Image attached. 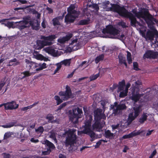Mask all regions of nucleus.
<instances>
[{
  "mask_svg": "<svg viewBox=\"0 0 158 158\" xmlns=\"http://www.w3.org/2000/svg\"><path fill=\"white\" fill-rule=\"evenodd\" d=\"M125 82L124 79L123 80L121 81H119L118 84V89L117 92H119L123 90L126 86Z\"/></svg>",
  "mask_w": 158,
  "mask_h": 158,
  "instance_id": "obj_27",
  "label": "nucleus"
},
{
  "mask_svg": "<svg viewBox=\"0 0 158 158\" xmlns=\"http://www.w3.org/2000/svg\"><path fill=\"white\" fill-rule=\"evenodd\" d=\"M104 135L105 137L110 139H112L114 136V134L109 130L105 131Z\"/></svg>",
  "mask_w": 158,
  "mask_h": 158,
  "instance_id": "obj_25",
  "label": "nucleus"
},
{
  "mask_svg": "<svg viewBox=\"0 0 158 158\" xmlns=\"http://www.w3.org/2000/svg\"><path fill=\"white\" fill-rule=\"evenodd\" d=\"M3 154L4 155V158H10V155L9 154H7L6 153H3Z\"/></svg>",
  "mask_w": 158,
  "mask_h": 158,
  "instance_id": "obj_64",
  "label": "nucleus"
},
{
  "mask_svg": "<svg viewBox=\"0 0 158 158\" xmlns=\"http://www.w3.org/2000/svg\"><path fill=\"white\" fill-rule=\"evenodd\" d=\"M77 16L67 14L65 16L64 22L67 24L73 23Z\"/></svg>",
  "mask_w": 158,
  "mask_h": 158,
  "instance_id": "obj_14",
  "label": "nucleus"
},
{
  "mask_svg": "<svg viewBox=\"0 0 158 158\" xmlns=\"http://www.w3.org/2000/svg\"><path fill=\"white\" fill-rule=\"evenodd\" d=\"M2 24H3L5 26L8 27L10 28L12 27L13 25V23L12 22H9V21L7 22L6 23H2Z\"/></svg>",
  "mask_w": 158,
  "mask_h": 158,
  "instance_id": "obj_50",
  "label": "nucleus"
},
{
  "mask_svg": "<svg viewBox=\"0 0 158 158\" xmlns=\"http://www.w3.org/2000/svg\"><path fill=\"white\" fill-rule=\"evenodd\" d=\"M54 118L53 116L51 114H48L47 115L46 118L49 121L52 120Z\"/></svg>",
  "mask_w": 158,
  "mask_h": 158,
  "instance_id": "obj_55",
  "label": "nucleus"
},
{
  "mask_svg": "<svg viewBox=\"0 0 158 158\" xmlns=\"http://www.w3.org/2000/svg\"><path fill=\"white\" fill-rule=\"evenodd\" d=\"M101 119H94L95 122L93 124L92 126L94 129L101 130L104 127L105 123L104 121H101Z\"/></svg>",
  "mask_w": 158,
  "mask_h": 158,
  "instance_id": "obj_8",
  "label": "nucleus"
},
{
  "mask_svg": "<svg viewBox=\"0 0 158 158\" xmlns=\"http://www.w3.org/2000/svg\"><path fill=\"white\" fill-rule=\"evenodd\" d=\"M131 11L137 18L143 19L149 27H151L153 26L154 24L153 21L154 18L150 14L148 9L143 8L142 10L139 11H137L136 9H133Z\"/></svg>",
  "mask_w": 158,
  "mask_h": 158,
  "instance_id": "obj_1",
  "label": "nucleus"
},
{
  "mask_svg": "<svg viewBox=\"0 0 158 158\" xmlns=\"http://www.w3.org/2000/svg\"><path fill=\"white\" fill-rule=\"evenodd\" d=\"M65 91H60L59 95L62 97L61 98L64 101H66L70 98L72 95L71 90L69 86L67 85L65 88Z\"/></svg>",
  "mask_w": 158,
  "mask_h": 158,
  "instance_id": "obj_6",
  "label": "nucleus"
},
{
  "mask_svg": "<svg viewBox=\"0 0 158 158\" xmlns=\"http://www.w3.org/2000/svg\"><path fill=\"white\" fill-rule=\"evenodd\" d=\"M158 35V32L156 30H155L154 32L148 30L146 33V39L152 40L154 37V35Z\"/></svg>",
  "mask_w": 158,
  "mask_h": 158,
  "instance_id": "obj_15",
  "label": "nucleus"
},
{
  "mask_svg": "<svg viewBox=\"0 0 158 158\" xmlns=\"http://www.w3.org/2000/svg\"><path fill=\"white\" fill-rule=\"evenodd\" d=\"M57 38L56 35H51L48 36H43L41 39H43L44 41H49V42H52V41H53Z\"/></svg>",
  "mask_w": 158,
  "mask_h": 158,
  "instance_id": "obj_21",
  "label": "nucleus"
},
{
  "mask_svg": "<svg viewBox=\"0 0 158 158\" xmlns=\"http://www.w3.org/2000/svg\"><path fill=\"white\" fill-rule=\"evenodd\" d=\"M127 60L128 61V63L129 64H131L132 62V60L131 58V53L128 52H127Z\"/></svg>",
  "mask_w": 158,
  "mask_h": 158,
  "instance_id": "obj_40",
  "label": "nucleus"
},
{
  "mask_svg": "<svg viewBox=\"0 0 158 158\" xmlns=\"http://www.w3.org/2000/svg\"><path fill=\"white\" fill-rule=\"evenodd\" d=\"M127 18H128L130 20L131 25L133 27H135L137 23L138 24L140 23L139 22L137 21L135 17L131 13Z\"/></svg>",
  "mask_w": 158,
  "mask_h": 158,
  "instance_id": "obj_18",
  "label": "nucleus"
},
{
  "mask_svg": "<svg viewBox=\"0 0 158 158\" xmlns=\"http://www.w3.org/2000/svg\"><path fill=\"white\" fill-rule=\"evenodd\" d=\"M44 143L46 144L47 146L48 147L47 149H49L52 150L55 148V147L54 144L47 139H46L44 141Z\"/></svg>",
  "mask_w": 158,
  "mask_h": 158,
  "instance_id": "obj_28",
  "label": "nucleus"
},
{
  "mask_svg": "<svg viewBox=\"0 0 158 158\" xmlns=\"http://www.w3.org/2000/svg\"><path fill=\"white\" fill-rule=\"evenodd\" d=\"M19 28L20 30H22L25 28L30 27V25H26L23 23H19Z\"/></svg>",
  "mask_w": 158,
  "mask_h": 158,
  "instance_id": "obj_44",
  "label": "nucleus"
},
{
  "mask_svg": "<svg viewBox=\"0 0 158 158\" xmlns=\"http://www.w3.org/2000/svg\"><path fill=\"white\" fill-rule=\"evenodd\" d=\"M8 66H11L13 65L15 66L20 64V62L17 60L16 58H14L13 59L10 60L8 62Z\"/></svg>",
  "mask_w": 158,
  "mask_h": 158,
  "instance_id": "obj_30",
  "label": "nucleus"
},
{
  "mask_svg": "<svg viewBox=\"0 0 158 158\" xmlns=\"http://www.w3.org/2000/svg\"><path fill=\"white\" fill-rule=\"evenodd\" d=\"M71 59H66L64 60L61 62L60 63L61 64H64V65H69L70 64Z\"/></svg>",
  "mask_w": 158,
  "mask_h": 158,
  "instance_id": "obj_45",
  "label": "nucleus"
},
{
  "mask_svg": "<svg viewBox=\"0 0 158 158\" xmlns=\"http://www.w3.org/2000/svg\"><path fill=\"white\" fill-rule=\"evenodd\" d=\"M99 73H98L95 75H91L89 77L90 81H91L96 80L99 77Z\"/></svg>",
  "mask_w": 158,
  "mask_h": 158,
  "instance_id": "obj_46",
  "label": "nucleus"
},
{
  "mask_svg": "<svg viewBox=\"0 0 158 158\" xmlns=\"http://www.w3.org/2000/svg\"><path fill=\"white\" fill-rule=\"evenodd\" d=\"M67 105L66 103H64L60 105L58 108L56 110V112H58L61 110L64 107Z\"/></svg>",
  "mask_w": 158,
  "mask_h": 158,
  "instance_id": "obj_49",
  "label": "nucleus"
},
{
  "mask_svg": "<svg viewBox=\"0 0 158 158\" xmlns=\"http://www.w3.org/2000/svg\"><path fill=\"white\" fill-rule=\"evenodd\" d=\"M6 106H5V109L13 110L19 107V104H17L15 101H12L6 103Z\"/></svg>",
  "mask_w": 158,
  "mask_h": 158,
  "instance_id": "obj_10",
  "label": "nucleus"
},
{
  "mask_svg": "<svg viewBox=\"0 0 158 158\" xmlns=\"http://www.w3.org/2000/svg\"><path fill=\"white\" fill-rule=\"evenodd\" d=\"M133 66L134 69L135 70L138 71L139 70L138 68V64L137 62H134L133 63Z\"/></svg>",
  "mask_w": 158,
  "mask_h": 158,
  "instance_id": "obj_52",
  "label": "nucleus"
},
{
  "mask_svg": "<svg viewBox=\"0 0 158 158\" xmlns=\"http://www.w3.org/2000/svg\"><path fill=\"white\" fill-rule=\"evenodd\" d=\"M92 120V115H89L86 116V119L84 123V129L81 131L82 133L89 135L92 139H94L95 136V133L91 128Z\"/></svg>",
  "mask_w": 158,
  "mask_h": 158,
  "instance_id": "obj_3",
  "label": "nucleus"
},
{
  "mask_svg": "<svg viewBox=\"0 0 158 158\" xmlns=\"http://www.w3.org/2000/svg\"><path fill=\"white\" fill-rule=\"evenodd\" d=\"M119 62L121 64H124L126 67L127 66V64L126 61L125 57L122 53H120L118 55Z\"/></svg>",
  "mask_w": 158,
  "mask_h": 158,
  "instance_id": "obj_24",
  "label": "nucleus"
},
{
  "mask_svg": "<svg viewBox=\"0 0 158 158\" xmlns=\"http://www.w3.org/2000/svg\"><path fill=\"white\" fill-rule=\"evenodd\" d=\"M110 3V2L109 1H106L103 2V4L104 6H105L106 8L108 6V5H109Z\"/></svg>",
  "mask_w": 158,
  "mask_h": 158,
  "instance_id": "obj_62",
  "label": "nucleus"
},
{
  "mask_svg": "<svg viewBox=\"0 0 158 158\" xmlns=\"http://www.w3.org/2000/svg\"><path fill=\"white\" fill-rule=\"evenodd\" d=\"M142 106L140 105L137 106L133 108V110L134 111V115L135 117H137L139 115L140 112L142 111Z\"/></svg>",
  "mask_w": 158,
  "mask_h": 158,
  "instance_id": "obj_23",
  "label": "nucleus"
},
{
  "mask_svg": "<svg viewBox=\"0 0 158 158\" xmlns=\"http://www.w3.org/2000/svg\"><path fill=\"white\" fill-rule=\"evenodd\" d=\"M60 20L58 16L53 18L52 20L53 25L54 26H60L61 25V23L59 20Z\"/></svg>",
  "mask_w": 158,
  "mask_h": 158,
  "instance_id": "obj_31",
  "label": "nucleus"
},
{
  "mask_svg": "<svg viewBox=\"0 0 158 158\" xmlns=\"http://www.w3.org/2000/svg\"><path fill=\"white\" fill-rule=\"evenodd\" d=\"M102 32L103 34L107 33L115 36L118 35L119 33V31L118 30L112 25H108L106 26L105 28L102 29Z\"/></svg>",
  "mask_w": 158,
  "mask_h": 158,
  "instance_id": "obj_5",
  "label": "nucleus"
},
{
  "mask_svg": "<svg viewBox=\"0 0 158 158\" xmlns=\"http://www.w3.org/2000/svg\"><path fill=\"white\" fill-rule=\"evenodd\" d=\"M92 8L94 9L96 11H98L99 8L98 4L96 3L93 4L92 5Z\"/></svg>",
  "mask_w": 158,
  "mask_h": 158,
  "instance_id": "obj_53",
  "label": "nucleus"
},
{
  "mask_svg": "<svg viewBox=\"0 0 158 158\" xmlns=\"http://www.w3.org/2000/svg\"><path fill=\"white\" fill-rule=\"evenodd\" d=\"M21 74H23L24 76L20 78L21 79L24 78L26 77L30 76L31 75V73H30L29 71H26L21 73Z\"/></svg>",
  "mask_w": 158,
  "mask_h": 158,
  "instance_id": "obj_37",
  "label": "nucleus"
},
{
  "mask_svg": "<svg viewBox=\"0 0 158 158\" xmlns=\"http://www.w3.org/2000/svg\"><path fill=\"white\" fill-rule=\"evenodd\" d=\"M146 114V113L143 114L139 118V122L140 123H143L147 120L148 116Z\"/></svg>",
  "mask_w": 158,
  "mask_h": 158,
  "instance_id": "obj_35",
  "label": "nucleus"
},
{
  "mask_svg": "<svg viewBox=\"0 0 158 158\" xmlns=\"http://www.w3.org/2000/svg\"><path fill=\"white\" fill-rule=\"evenodd\" d=\"M126 106L125 104H122L118 105L116 108V109L117 110H123L126 109Z\"/></svg>",
  "mask_w": 158,
  "mask_h": 158,
  "instance_id": "obj_43",
  "label": "nucleus"
},
{
  "mask_svg": "<svg viewBox=\"0 0 158 158\" xmlns=\"http://www.w3.org/2000/svg\"><path fill=\"white\" fill-rule=\"evenodd\" d=\"M68 117L70 121L74 124L78 123L79 119L82 118L83 112L81 108L77 107L68 112Z\"/></svg>",
  "mask_w": 158,
  "mask_h": 158,
  "instance_id": "obj_2",
  "label": "nucleus"
},
{
  "mask_svg": "<svg viewBox=\"0 0 158 158\" xmlns=\"http://www.w3.org/2000/svg\"><path fill=\"white\" fill-rule=\"evenodd\" d=\"M45 52L53 56L56 57L58 55V51L54 49L48 47L45 49Z\"/></svg>",
  "mask_w": 158,
  "mask_h": 158,
  "instance_id": "obj_19",
  "label": "nucleus"
},
{
  "mask_svg": "<svg viewBox=\"0 0 158 158\" xmlns=\"http://www.w3.org/2000/svg\"><path fill=\"white\" fill-rule=\"evenodd\" d=\"M11 135V134L10 132H8L5 133L4 135V139H7L10 137Z\"/></svg>",
  "mask_w": 158,
  "mask_h": 158,
  "instance_id": "obj_51",
  "label": "nucleus"
},
{
  "mask_svg": "<svg viewBox=\"0 0 158 158\" xmlns=\"http://www.w3.org/2000/svg\"><path fill=\"white\" fill-rule=\"evenodd\" d=\"M117 87L118 88V85L116 83H114L112 87L110 88V89L111 90H114Z\"/></svg>",
  "mask_w": 158,
  "mask_h": 158,
  "instance_id": "obj_58",
  "label": "nucleus"
},
{
  "mask_svg": "<svg viewBox=\"0 0 158 158\" xmlns=\"http://www.w3.org/2000/svg\"><path fill=\"white\" fill-rule=\"evenodd\" d=\"M54 98L56 101L57 105H60L63 102V100L62 98L60 99V97L58 95L55 96Z\"/></svg>",
  "mask_w": 158,
  "mask_h": 158,
  "instance_id": "obj_38",
  "label": "nucleus"
},
{
  "mask_svg": "<svg viewBox=\"0 0 158 158\" xmlns=\"http://www.w3.org/2000/svg\"><path fill=\"white\" fill-rule=\"evenodd\" d=\"M102 110L97 109L94 112V119H105L106 117L104 114H102Z\"/></svg>",
  "mask_w": 158,
  "mask_h": 158,
  "instance_id": "obj_12",
  "label": "nucleus"
},
{
  "mask_svg": "<svg viewBox=\"0 0 158 158\" xmlns=\"http://www.w3.org/2000/svg\"><path fill=\"white\" fill-rule=\"evenodd\" d=\"M75 8L74 4H71L70 5L69 7L67 8V14L78 16L79 15V11L76 10Z\"/></svg>",
  "mask_w": 158,
  "mask_h": 158,
  "instance_id": "obj_9",
  "label": "nucleus"
},
{
  "mask_svg": "<svg viewBox=\"0 0 158 158\" xmlns=\"http://www.w3.org/2000/svg\"><path fill=\"white\" fill-rule=\"evenodd\" d=\"M51 150L49 149H47V151H43L42 154L44 155H48L51 152Z\"/></svg>",
  "mask_w": 158,
  "mask_h": 158,
  "instance_id": "obj_54",
  "label": "nucleus"
},
{
  "mask_svg": "<svg viewBox=\"0 0 158 158\" xmlns=\"http://www.w3.org/2000/svg\"><path fill=\"white\" fill-rule=\"evenodd\" d=\"M38 103V102H35L33 104L28 106L26 107H24L21 108V110L22 111H25L28 110L29 109H30L33 107L35 106Z\"/></svg>",
  "mask_w": 158,
  "mask_h": 158,
  "instance_id": "obj_34",
  "label": "nucleus"
},
{
  "mask_svg": "<svg viewBox=\"0 0 158 158\" xmlns=\"http://www.w3.org/2000/svg\"><path fill=\"white\" fill-rule=\"evenodd\" d=\"M6 78L2 79L0 81V91L2 89L3 86L6 84L5 81Z\"/></svg>",
  "mask_w": 158,
  "mask_h": 158,
  "instance_id": "obj_48",
  "label": "nucleus"
},
{
  "mask_svg": "<svg viewBox=\"0 0 158 158\" xmlns=\"http://www.w3.org/2000/svg\"><path fill=\"white\" fill-rule=\"evenodd\" d=\"M101 104L102 106V108L104 109L105 106L107 104V102L104 100H102L101 101Z\"/></svg>",
  "mask_w": 158,
  "mask_h": 158,
  "instance_id": "obj_59",
  "label": "nucleus"
},
{
  "mask_svg": "<svg viewBox=\"0 0 158 158\" xmlns=\"http://www.w3.org/2000/svg\"><path fill=\"white\" fill-rule=\"evenodd\" d=\"M67 135L65 141V145L66 146H71L74 144L76 142L77 135L75 133V131L69 129L68 131L65 132L63 135Z\"/></svg>",
  "mask_w": 158,
  "mask_h": 158,
  "instance_id": "obj_4",
  "label": "nucleus"
},
{
  "mask_svg": "<svg viewBox=\"0 0 158 158\" xmlns=\"http://www.w3.org/2000/svg\"><path fill=\"white\" fill-rule=\"evenodd\" d=\"M46 64L45 63H44L42 64H39L40 67L35 69L36 71H39L42 70L46 68Z\"/></svg>",
  "mask_w": 158,
  "mask_h": 158,
  "instance_id": "obj_41",
  "label": "nucleus"
},
{
  "mask_svg": "<svg viewBox=\"0 0 158 158\" xmlns=\"http://www.w3.org/2000/svg\"><path fill=\"white\" fill-rule=\"evenodd\" d=\"M131 84L130 83H127L125 88L124 90L121 91L120 92L119 97L121 98H123L126 96L127 95L129 88L131 86Z\"/></svg>",
  "mask_w": 158,
  "mask_h": 158,
  "instance_id": "obj_16",
  "label": "nucleus"
},
{
  "mask_svg": "<svg viewBox=\"0 0 158 158\" xmlns=\"http://www.w3.org/2000/svg\"><path fill=\"white\" fill-rule=\"evenodd\" d=\"M140 132L139 131H137L136 132H135V131H133L129 134L125 135L123 136L122 138L123 139H124L131 138L133 137L140 134Z\"/></svg>",
  "mask_w": 158,
  "mask_h": 158,
  "instance_id": "obj_20",
  "label": "nucleus"
},
{
  "mask_svg": "<svg viewBox=\"0 0 158 158\" xmlns=\"http://www.w3.org/2000/svg\"><path fill=\"white\" fill-rule=\"evenodd\" d=\"M156 150H155L149 156V158H153V157L156 154Z\"/></svg>",
  "mask_w": 158,
  "mask_h": 158,
  "instance_id": "obj_61",
  "label": "nucleus"
},
{
  "mask_svg": "<svg viewBox=\"0 0 158 158\" xmlns=\"http://www.w3.org/2000/svg\"><path fill=\"white\" fill-rule=\"evenodd\" d=\"M61 64L60 63H58L57 64V67L54 73H56L61 68Z\"/></svg>",
  "mask_w": 158,
  "mask_h": 158,
  "instance_id": "obj_57",
  "label": "nucleus"
},
{
  "mask_svg": "<svg viewBox=\"0 0 158 158\" xmlns=\"http://www.w3.org/2000/svg\"><path fill=\"white\" fill-rule=\"evenodd\" d=\"M104 58V56L103 54H101L97 56L95 59V63H98L100 61L103 60Z\"/></svg>",
  "mask_w": 158,
  "mask_h": 158,
  "instance_id": "obj_39",
  "label": "nucleus"
},
{
  "mask_svg": "<svg viewBox=\"0 0 158 158\" xmlns=\"http://www.w3.org/2000/svg\"><path fill=\"white\" fill-rule=\"evenodd\" d=\"M35 131L38 133L42 134L44 131V128L42 126H40L37 129H36Z\"/></svg>",
  "mask_w": 158,
  "mask_h": 158,
  "instance_id": "obj_47",
  "label": "nucleus"
},
{
  "mask_svg": "<svg viewBox=\"0 0 158 158\" xmlns=\"http://www.w3.org/2000/svg\"><path fill=\"white\" fill-rule=\"evenodd\" d=\"M35 23L36 24V25H35L34 24V22L33 21L31 20L29 21L30 26H31L32 29L37 31L39 29L40 24L37 21Z\"/></svg>",
  "mask_w": 158,
  "mask_h": 158,
  "instance_id": "obj_26",
  "label": "nucleus"
},
{
  "mask_svg": "<svg viewBox=\"0 0 158 158\" xmlns=\"http://www.w3.org/2000/svg\"><path fill=\"white\" fill-rule=\"evenodd\" d=\"M144 56L147 58L156 59L158 57V52H154L151 50L147 51L144 55Z\"/></svg>",
  "mask_w": 158,
  "mask_h": 158,
  "instance_id": "obj_11",
  "label": "nucleus"
},
{
  "mask_svg": "<svg viewBox=\"0 0 158 158\" xmlns=\"http://www.w3.org/2000/svg\"><path fill=\"white\" fill-rule=\"evenodd\" d=\"M70 37L69 36L64 37L58 39V42L61 44L64 43L66 41L69 40Z\"/></svg>",
  "mask_w": 158,
  "mask_h": 158,
  "instance_id": "obj_36",
  "label": "nucleus"
},
{
  "mask_svg": "<svg viewBox=\"0 0 158 158\" xmlns=\"http://www.w3.org/2000/svg\"><path fill=\"white\" fill-rule=\"evenodd\" d=\"M141 97V96L139 94H133L131 97V99L136 102L139 100Z\"/></svg>",
  "mask_w": 158,
  "mask_h": 158,
  "instance_id": "obj_33",
  "label": "nucleus"
},
{
  "mask_svg": "<svg viewBox=\"0 0 158 158\" xmlns=\"http://www.w3.org/2000/svg\"><path fill=\"white\" fill-rule=\"evenodd\" d=\"M25 62L26 63V67L27 69L33 70L38 66L37 64L32 61H30L27 59H26Z\"/></svg>",
  "mask_w": 158,
  "mask_h": 158,
  "instance_id": "obj_17",
  "label": "nucleus"
},
{
  "mask_svg": "<svg viewBox=\"0 0 158 158\" xmlns=\"http://www.w3.org/2000/svg\"><path fill=\"white\" fill-rule=\"evenodd\" d=\"M19 23H23L26 25H29V24H28V23H29V21H28L22 20L19 21Z\"/></svg>",
  "mask_w": 158,
  "mask_h": 158,
  "instance_id": "obj_60",
  "label": "nucleus"
},
{
  "mask_svg": "<svg viewBox=\"0 0 158 158\" xmlns=\"http://www.w3.org/2000/svg\"><path fill=\"white\" fill-rule=\"evenodd\" d=\"M131 13L129 12L124 6L121 7L118 13L121 16L127 18Z\"/></svg>",
  "mask_w": 158,
  "mask_h": 158,
  "instance_id": "obj_13",
  "label": "nucleus"
},
{
  "mask_svg": "<svg viewBox=\"0 0 158 158\" xmlns=\"http://www.w3.org/2000/svg\"><path fill=\"white\" fill-rule=\"evenodd\" d=\"M53 43L48 41L44 40H38L36 42V45H34V48L37 50H40L43 48L45 46H50Z\"/></svg>",
  "mask_w": 158,
  "mask_h": 158,
  "instance_id": "obj_7",
  "label": "nucleus"
},
{
  "mask_svg": "<svg viewBox=\"0 0 158 158\" xmlns=\"http://www.w3.org/2000/svg\"><path fill=\"white\" fill-rule=\"evenodd\" d=\"M90 18H87V19H82L80 20L77 23L79 25H84L88 24L90 23Z\"/></svg>",
  "mask_w": 158,
  "mask_h": 158,
  "instance_id": "obj_29",
  "label": "nucleus"
},
{
  "mask_svg": "<svg viewBox=\"0 0 158 158\" xmlns=\"http://www.w3.org/2000/svg\"><path fill=\"white\" fill-rule=\"evenodd\" d=\"M50 137L54 141H57L56 137L55 134L54 133H52L50 135Z\"/></svg>",
  "mask_w": 158,
  "mask_h": 158,
  "instance_id": "obj_56",
  "label": "nucleus"
},
{
  "mask_svg": "<svg viewBox=\"0 0 158 158\" xmlns=\"http://www.w3.org/2000/svg\"><path fill=\"white\" fill-rule=\"evenodd\" d=\"M137 117H135V116L133 115V112L129 114L127 120V122L129 124H130L133 120Z\"/></svg>",
  "mask_w": 158,
  "mask_h": 158,
  "instance_id": "obj_32",
  "label": "nucleus"
},
{
  "mask_svg": "<svg viewBox=\"0 0 158 158\" xmlns=\"http://www.w3.org/2000/svg\"><path fill=\"white\" fill-rule=\"evenodd\" d=\"M110 5L111 6L109 8V10L118 13L121 6L119 5L111 3Z\"/></svg>",
  "mask_w": 158,
  "mask_h": 158,
  "instance_id": "obj_22",
  "label": "nucleus"
},
{
  "mask_svg": "<svg viewBox=\"0 0 158 158\" xmlns=\"http://www.w3.org/2000/svg\"><path fill=\"white\" fill-rule=\"evenodd\" d=\"M46 23L45 20H44L41 23V26L43 28H45L46 27Z\"/></svg>",
  "mask_w": 158,
  "mask_h": 158,
  "instance_id": "obj_63",
  "label": "nucleus"
},
{
  "mask_svg": "<svg viewBox=\"0 0 158 158\" xmlns=\"http://www.w3.org/2000/svg\"><path fill=\"white\" fill-rule=\"evenodd\" d=\"M16 123H17L16 121H15V122L9 123L8 124L3 125L2 126L4 128H10L14 126L15 124Z\"/></svg>",
  "mask_w": 158,
  "mask_h": 158,
  "instance_id": "obj_42",
  "label": "nucleus"
}]
</instances>
